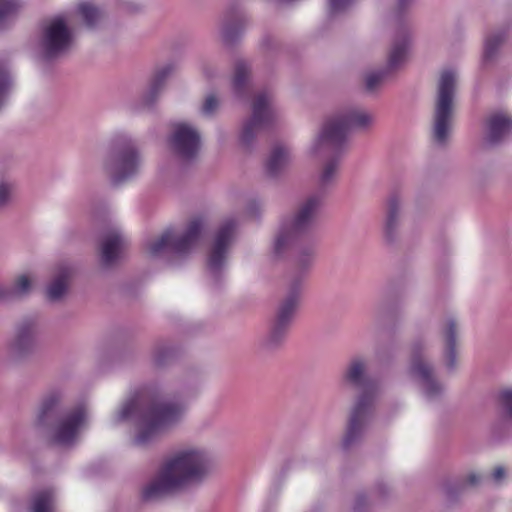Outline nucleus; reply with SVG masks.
<instances>
[{
  "label": "nucleus",
  "instance_id": "obj_1",
  "mask_svg": "<svg viewBox=\"0 0 512 512\" xmlns=\"http://www.w3.org/2000/svg\"><path fill=\"white\" fill-rule=\"evenodd\" d=\"M214 468L212 454L204 447L186 445L161 460L154 477L143 486L142 499L155 501L205 481Z\"/></svg>",
  "mask_w": 512,
  "mask_h": 512
},
{
  "label": "nucleus",
  "instance_id": "obj_2",
  "mask_svg": "<svg viewBox=\"0 0 512 512\" xmlns=\"http://www.w3.org/2000/svg\"><path fill=\"white\" fill-rule=\"evenodd\" d=\"M184 412L185 405L182 402L160 399L143 391L135 394L123 405L117 414V420L138 418L142 426L134 438V443L145 446L159 431L177 423Z\"/></svg>",
  "mask_w": 512,
  "mask_h": 512
},
{
  "label": "nucleus",
  "instance_id": "obj_3",
  "mask_svg": "<svg viewBox=\"0 0 512 512\" xmlns=\"http://www.w3.org/2000/svg\"><path fill=\"white\" fill-rule=\"evenodd\" d=\"M342 385L360 391L354 405L342 445L349 448L362 436L370 423L373 408L379 395L378 385L368 374V361L362 356L351 358L342 373Z\"/></svg>",
  "mask_w": 512,
  "mask_h": 512
},
{
  "label": "nucleus",
  "instance_id": "obj_4",
  "mask_svg": "<svg viewBox=\"0 0 512 512\" xmlns=\"http://www.w3.org/2000/svg\"><path fill=\"white\" fill-rule=\"evenodd\" d=\"M141 165L140 152L133 139L127 136L113 139L102 160V167L114 185L134 178Z\"/></svg>",
  "mask_w": 512,
  "mask_h": 512
},
{
  "label": "nucleus",
  "instance_id": "obj_5",
  "mask_svg": "<svg viewBox=\"0 0 512 512\" xmlns=\"http://www.w3.org/2000/svg\"><path fill=\"white\" fill-rule=\"evenodd\" d=\"M321 204L320 195H310L299 204L293 218L281 224L273 244L275 257L284 255L295 245L298 237L314 225Z\"/></svg>",
  "mask_w": 512,
  "mask_h": 512
},
{
  "label": "nucleus",
  "instance_id": "obj_6",
  "mask_svg": "<svg viewBox=\"0 0 512 512\" xmlns=\"http://www.w3.org/2000/svg\"><path fill=\"white\" fill-rule=\"evenodd\" d=\"M206 223V218L198 215L190 219L181 235H176L172 229H168L158 238L146 243L147 252L152 257H184L198 242Z\"/></svg>",
  "mask_w": 512,
  "mask_h": 512
},
{
  "label": "nucleus",
  "instance_id": "obj_7",
  "mask_svg": "<svg viewBox=\"0 0 512 512\" xmlns=\"http://www.w3.org/2000/svg\"><path fill=\"white\" fill-rule=\"evenodd\" d=\"M373 116L368 111L353 108L329 120L315 140L314 150L318 152L321 146L330 150L344 147L346 135L353 129H366L373 124Z\"/></svg>",
  "mask_w": 512,
  "mask_h": 512
},
{
  "label": "nucleus",
  "instance_id": "obj_8",
  "mask_svg": "<svg viewBox=\"0 0 512 512\" xmlns=\"http://www.w3.org/2000/svg\"><path fill=\"white\" fill-rule=\"evenodd\" d=\"M455 91V73L451 70L443 71L438 83L433 124V137L439 144H444L448 138Z\"/></svg>",
  "mask_w": 512,
  "mask_h": 512
},
{
  "label": "nucleus",
  "instance_id": "obj_9",
  "mask_svg": "<svg viewBox=\"0 0 512 512\" xmlns=\"http://www.w3.org/2000/svg\"><path fill=\"white\" fill-rule=\"evenodd\" d=\"M275 118L272 97L266 92L258 93L252 104V115L243 124L240 141L244 146H250L256 135L267 128Z\"/></svg>",
  "mask_w": 512,
  "mask_h": 512
},
{
  "label": "nucleus",
  "instance_id": "obj_10",
  "mask_svg": "<svg viewBox=\"0 0 512 512\" xmlns=\"http://www.w3.org/2000/svg\"><path fill=\"white\" fill-rule=\"evenodd\" d=\"M410 43L411 38L408 31L403 30L395 35L388 54L386 68L380 71L370 72L365 77V89L368 92H374L390 71L397 69L406 61Z\"/></svg>",
  "mask_w": 512,
  "mask_h": 512
},
{
  "label": "nucleus",
  "instance_id": "obj_11",
  "mask_svg": "<svg viewBox=\"0 0 512 512\" xmlns=\"http://www.w3.org/2000/svg\"><path fill=\"white\" fill-rule=\"evenodd\" d=\"M72 43L73 33L64 17L56 16L44 27L41 45L46 58H54L65 53Z\"/></svg>",
  "mask_w": 512,
  "mask_h": 512
},
{
  "label": "nucleus",
  "instance_id": "obj_12",
  "mask_svg": "<svg viewBox=\"0 0 512 512\" xmlns=\"http://www.w3.org/2000/svg\"><path fill=\"white\" fill-rule=\"evenodd\" d=\"M236 230L237 222L230 218L225 220L214 234L207 258L208 269L214 276H217L225 266Z\"/></svg>",
  "mask_w": 512,
  "mask_h": 512
},
{
  "label": "nucleus",
  "instance_id": "obj_13",
  "mask_svg": "<svg viewBox=\"0 0 512 512\" xmlns=\"http://www.w3.org/2000/svg\"><path fill=\"white\" fill-rule=\"evenodd\" d=\"M409 370L411 375L420 381L423 394L427 399L435 400L442 395L444 388L433 378V369L424 360L421 342H415L411 347Z\"/></svg>",
  "mask_w": 512,
  "mask_h": 512
},
{
  "label": "nucleus",
  "instance_id": "obj_14",
  "mask_svg": "<svg viewBox=\"0 0 512 512\" xmlns=\"http://www.w3.org/2000/svg\"><path fill=\"white\" fill-rule=\"evenodd\" d=\"M86 419L83 406H77L59 414L53 429V441L59 445H71Z\"/></svg>",
  "mask_w": 512,
  "mask_h": 512
},
{
  "label": "nucleus",
  "instance_id": "obj_15",
  "mask_svg": "<svg viewBox=\"0 0 512 512\" xmlns=\"http://www.w3.org/2000/svg\"><path fill=\"white\" fill-rule=\"evenodd\" d=\"M170 144L175 154L188 161L197 156L201 147L199 132L187 123H176L170 136Z\"/></svg>",
  "mask_w": 512,
  "mask_h": 512
},
{
  "label": "nucleus",
  "instance_id": "obj_16",
  "mask_svg": "<svg viewBox=\"0 0 512 512\" xmlns=\"http://www.w3.org/2000/svg\"><path fill=\"white\" fill-rule=\"evenodd\" d=\"M39 327L34 318L22 320L15 336L9 344V353L15 358L26 356L34 351L38 342Z\"/></svg>",
  "mask_w": 512,
  "mask_h": 512
},
{
  "label": "nucleus",
  "instance_id": "obj_17",
  "mask_svg": "<svg viewBox=\"0 0 512 512\" xmlns=\"http://www.w3.org/2000/svg\"><path fill=\"white\" fill-rule=\"evenodd\" d=\"M127 245V238L122 231L114 227L105 236L101 247V260L108 266L114 263Z\"/></svg>",
  "mask_w": 512,
  "mask_h": 512
},
{
  "label": "nucleus",
  "instance_id": "obj_18",
  "mask_svg": "<svg viewBox=\"0 0 512 512\" xmlns=\"http://www.w3.org/2000/svg\"><path fill=\"white\" fill-rule=\"evenodd\" d=\"M300 288L299 279L291 283L288 295L281 302L273 323L289 328L299 302Z\"/></svg>",
  "mask_w": 512,
  "mask_h": 512
},
{
  "label": "nucleus",
  "instance_id": "obj_19",
  "mask_svg": "<svg viewBox=\"0 0 512 512\" xmlns=\"http://www.w3.org/2000/svg\"><path fill=\"white\" fill-rule=\"evenodd\" d=\"M512 133V117L503 113H496L487 121L486 143L497 145Z\"/></svg>",
  "mask_w": 512,
  "mask_h": 512
},
{
  "label": "nucleus",
  "instance_id": "obj_20",
  "mask_svg": "<svg viewBox=\"0 0 512 512\" xmlns=\"http://www.w3.org/2000/svg\"><path fill=\"white\" fill-rule=\"evenodd\" d=\"M288 329L289 328L272 323L268 333L259 343V353L262 355H268L281 348L287 336Z\"/></svg>",
  "mask_w": 512,
  "mask_h": 512
},
{
  "label": "nucleus",
  "instance_id": "obj_21",
  "mask_svg": "<svg viewBox=\"0 0 512 512\" xmlns=\"http://www.w3.org/2000/svg\"><path fill=\"white\" fill-rule=\"evenodd\" d=\"M292 157L288 147L284 145H276L267 160L266 170L267 173L276 177L283 172L291 163Z\"/></svg>",
  "mask_w": 512,
  "mask_h": 512
},
{
  "label": "nucleus",
  "instance_id": "obj_22",
  "mask_svg": "<svg viewBox=\"0 0 512 512\" xmlns=\"http://www.w3.org/2000/svg\"><path fill=\"white\" fill-rule=\"evenodd\" d=\"M315 142L313 143L311 150L312 153L315 155H319L321 153H325L327 155H331L332 157L324 164L323 169L320 173V183L322 185H327L330 182H332L338 172L339 169V161H340V155L343 151V147H341L339 150H330L325 148L324 146L320 147V150L318 152H315L314 150Z\"/></svg>",
  "mask_w": 512,
  "mask_h": 512
},
{
  "label": "nucleus",
  "instance_id": "obj_23",
  "mask_svg": "<svg viewBox=\"0 0 512 512\" xmlns=\"http://www.w3.org/2000/svg\"><path fill=\"white\" fill-rule=\"evenodd\" d=\"M71 269L68 266H60L54 279L46 288V296L50 301H59L67 291Z\"/></svg>",
  "mask_w": 512,
  "mask_h": 512
},
{
  "label": "nucleus",
  "instance_id": "obj_24",
  "mask_svg": "<svg viewBox=\"0 0 512 512\" xmlns=\"http://www.w3.org/2000/svg\"><path fill=\"white\" fill-rule=\"evenodd\" d=\"M246 24V17L243 14L230 15L221 23V39L226 44L233 43L241 34Z\"/></svg>",
  "mask_w": 512,
  "mask_h": 512
},
{
  "label": "nucleus",
  "instance_id": "obj_25",
  "mask_svg": "<svg viewBox=\"0 0 512 512\" xmlns=\"http://www.w3.org/2000/svg\"><path fill=\"white\" fill-rule=\"evenodd\" d=\"M401 202L397 196H391L388 200L387 215L384 224V235L387 241L392 242L399 227V215Z\"/></svg>",
  "mask_w": 512,
  "mask_h": 512
},
{
  "label": "nucleus",
  "instance_id": "obj_26",
  "mask_svg": "<svg viewBox=\"0 0 512 512\" xmlns=\"http://www.w3.org/2000/svg\"><path fill=\"white\" fill-rule=\"evenodd\" d=\"M445 337V364L448 369L452 370L456 366V334L457 327L453 319H448L443 328Z\"/></svg>",
  "mask_w": 512,
  "mask_h": 512
},
{
  "label": "nucleus",
  "instance_id": "obj_27",
  "mask_svg": "<svg viewBox=\"0 0 512 512\" xmlns=\"http://www.w3.org/2000/svg\"><path fill=\"white\" fill-rule=\"evenodd\" d=\"M507 38L505 30H497L488 33L484 38L483 61L490 63L496 59L499 49Z\"/></svg>",
  "mask_w": 512,
  "mask_h": 512
},
{
  "label": "nucleus",
  "instance_id": "obj_28",
  "mask_svg": "<svg viewBox=\"0 0 512 512\" xmlns=\"http://www.w3.org/2000/svg\"><path fill=\"white\" fill-rule=\"evenodd\" d=\"M173 70L174 66L171 64H167L155 73L148 88V91L144 96L145 104L150 105L156 100L158 94L162 91L164 87L167 77L173 72Z\"/></svg>",
  "mask_w": 512,
  "mask_h": 512
},
{
  "label": "nucleus",
  "instance_id": "obj_29",
  "mask_svg": "<svg viewBox=\"0 0 512 512\" xmlns=\"http://www.w3.org/2000/svg\"><path fill=\"white\" fill-rule=\"evenodd\" d=\"M54 509L55 496L52 489L38 490L32 495L30 512H54Z\"/></svg>",
  "mask_w": 512,
  "mask_h": 512
},
{
  "label": "nucleus",
  "instance_id": "obj_30",
  "mask_svg": "<svg viewBox=\"0 0 512 512\" xmlns=\"http://www.w3.org/2000/svg\"><path fill=\"white\" fill-rule=\"evenodd\" d=\"M62 401V395L58 391L48 393L42 401L39 413L38 421L41 424H45L50 418L58 414L59 407Z\"/></svg>",
  "mask_w": 512,
  "mask_h": 512
},
{
  "label": "nucleus",
  "instance_id": "obj_31",
  "mask_svg": "<svg viewBox=\"0 0 512 512\" xmlns=\"http://www.w3.org/2000/svg\"><path fill=\"white\" fill-rule=\"evenodd\" d=\"M77 12L88 28L96 27L103 18V13L91 2L80 3L77 7Z\"/></svg>",
  "mask_w": 512,
  "mask_h": 512
},
{
  "label": "nucleus",
  "instance_id": "obj_32",
  "mask_svg": "<svg viewBox=\"0 0 512 512\" xmlns=\"http://www.w3.org/2000/svg\"><path fill=\"white\" fill-rule=\"evenodd\" d=\"M33 277L29 274L18 275L8 288L9 298H19L29 294L33 285Z\"/></svg>",
  "mask_w": 512,
  "mask_h": 512
},
{
  "label": "nucleus",
  "instance_id": "obj_33",
  "mask_svg": "<svg viewBox=\"0 0 512 512\" xmlns=\"http://www.w3.org/2000/svg\"><path fill=\"white\" fill-rule=\"evenodd\" d=\"M12 88V79L7 63L0 59V109L5 105Z\"/></svg>",
  "mask_w": 512,
  "mask_h": 512
},
{
  "label": "nucleus",
  "instance_id": "obj_34",
  "mask_svg": "<svg viewBox=\"0 0 512 512\" xmlns=\"http://www.w3.org/2000/svg\"><path fill=\"white\" fill-rule=\"evenodd\" d=\"M248 79H249V68L245 62L239 61L236 64L233 81H232L235 94L240 95L242 93Z\"/></svg>",
  "mask_w": 512,
  "mask_h": 512
},
{
  "label": "nucleus",
  "instance_id": "obj_35",
  "mask_svg": "<svg viewBox=\"0 0 512 512\" xmlns=\"http://www.w3.org/2000/svg\"><path fill=\"white\" fill-rule=\"evenodd\" d=\"M20 3L18 0H0V28L4 27L18 13Z\"/></svg>",
  "mask_w": 512,
  "mask_h": 512
},
{
  "label": "nucleus",
  "instance_id": "obj_36",
  "mask_svg": "<svg viewBox=\"0 0 512 512\" xmlns=\"http://www.w3.org/2000/svg\"><path fill=\"white\" fill-rule=\"evenodd\" d=\"M172 355L173 350L171 348L166 346L158 347L154 352L153 362L156 366H162Z\"/></svg>",
  "mask_w": 512,
  "mask_h": 512
},
{
  "label": "nucleus",
  "instance_id": "obj_37",
  "mask_svg": "<svg viewBox=\"0 0 512 512\" xmlns=\"http://www.w3.org/2000/svg\"><path fill=\"white\" fill-rule=\"evenodd\" d=\"M355 0H329V15L346 11Z\"/></svg>",
  "mask_w": 512,
  "mask_h": 512
},
{
  "label": "nucleus",
  "instance_id": "obj_38",
  "mask_svg": "<svg viewBox=\"0 0 512 512\" xmlns=\"http://www.w3.org/2000/svg\"><path fill=\"white\" fill-rule=\"evenodd\" d=\"M219 106V101L214 95H208L202 106V113L206 116H211L215 113Z\"/></svg>",
  "mask_w": 512,
  "mask_h": 512
},
{
  "label": "nucleus",
  "instance_id": "obj_39",
  "mask_svg": "<svg viewBox=\"0 0 512 512\" xmlns=\"http://www.w3.org/2000/svg\"><path fill=\"white\" fill-rule=\"evenodd\" d=\"M500 400L505 413L512 417V390H504L500 395Z\"/></svg>",
  "mask_w": 512,
  "mask_h": 512
},
{
  "label": "nucleus",
  "instance_id": "obj_40",
  "mask_svg": "<svg viewBox=\"0 0 512 512\" xmlns=\"http://www.w3.org/2000/svg\"><path fill=\"white\" fill-rule=\"evenodd\" d=\"M313 255L312 249L301 251L296 256V262L299 266L308 267L312 263Z\"/></svg>",
  "mask_w": 512,
  "mask_h": 512
},
{
  "label": "nucleus",
  "instance_id": "obj_41",
  "mask_svg": "<svg viewBox=\"0 0 512 512\" xmlns=\"http://www.w3.org/2000/svg\"><path fill=\"white\" fill-rule=\"evenodd\" d=\"M11 198V187L8 184H0V208L6 206Z\"/></svg>",
  "mask_w": 512,
  "mask_h": 512
},
{
  "label": "nucleus",
  "instance_id": "obj_42",
  "mask_svg": "<svg viewBox=\"0 0 512 512\" xmlns=\"http://www.w3.org/2000/svg\"><path fill=\"white\" fill-rule=\"evenodd\" d=\"M492 478L496 483L501 482L505 478V470L503 467L499 466L494 469L492 472Z\"/></svg>",
  "mask_w": 512,
  "mask_h": 512
},
{
  "label": "nucleus",
  "instance_id": "obj_43",
  "mask_svg": "<svg viewBox=\"0 0 512 512\" xmlns=\"http://www.w3.org/2000/svg\"><path fill=\"white\" fill-rule=\"evenodd\" d=\"M365 502V496L364 495H359L356 499V502H355V505H354V509L355 510H359L360 507L364 504Z\"/></svg>",
  "mask_w": 512,
  "mask_h": 512
},
{
  "label": "nucleus",
  "instance_id": "obj_44",
  "mask_svg": "<svg viewBox=\"0 0 512 512\" xmlns=\"http://www.w3.org/2000/svg\"><path fill=\"white\" fill-rule=\"evenodd\" d=\"M412 0H397V7L399 10H404L409 6Z\"/></svg>",
  "mask_w": 512,
  "mask_h": 512
},
{
  "label": "nucleus",
  "instance_id": "obj_45",
  "mask_svg": "<svg viewBox=\"0 0 512 512\" xmlns=\"http://www.w3.org/2000/svg\"><path fill=\"white\" fill-rule=\"evenodd\" d=\"M0 299H9L8 288L0 285Z\"/></svg>",
  "mask_w": 512,
  "mask_h": 512
},
{
  "label": "nucleus",
  "instance_id": "obj_46",
  "mask_svg": "<svg viewBox=\"0 0 512 512\" xmlns=\"http://www.w3.org/2000/svg\"><path fill=\"white\" fill-rule=\"evenodd\" d=\"M478 482V476L476 474H471L468 477V483L474 485Z\"/></svg>",
  "mask_w": 512,
  "mask_h": 512
},
{
  "label": "nucleus",
  "instance_id": "obj_47",
  "mask_svg": "<svg viewBox=\"0 0 512 512\" xmlns=\"http://www.w3.org/2000/svg\"><path fill=\"white\" fill-rule=\"evenodd\" d=\"M203 72L207 75V77H210L208 67L206 65L203 67Z\"/></svg>",
  "mask_w": 512,
  "mask_h": 512
}]
</instances>
